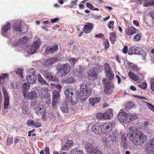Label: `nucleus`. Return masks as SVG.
<instances>
[{
    "instance_id": "1",
    "label": "nucleus",
    "mask_w": 154,
    "mask_h": 154,
    "mask_svg": "<svg viewBox=\"0 0 154 154\" xmlns=\"http://www.w3.org/2000/svg\"><path fill=\"white\" fill-rule=\"evenodd\" d=\"M128 130L129 132L127 134V136L135 146L141 145L146 142L147 137L142 132L134 129L132 126L130 127Z\"/></svg>"
},
{
    "instance_id": "2",
    "label": "nucleus",
    "mask_w": 154,
    "mask_h": 154,
    "mask_svg": "<svg viewBox=\"0 0 154 154\" xmlns=\"http://www.w3.org/2000/svg\"><path fill=\"white\" fill-rule=\"evenodd\" d=\"M80 92L79 94L80 99L82 101H85L91 94V89L87 87L85 84L80 85Z\"/></svg>"
},
{
    "instance_id": "3",
    "label": "nucleus",
    "mask_w": 154,
    "mask_h": 154,
    "mask_svg": "<svg viewBox=\"0 0 154 154\" xmlns=\"http://www.w3.org/2000/svg\"><path fill=\"white\" fill-rule=\"evenodd\" d=\"M64 93L66 96V99L72 105H75L77 102V99L73 93V90L70 88H64Z\"/></svg>"
},
{
    "instance_id": "4",
    "label": "nucleus",
    "mask_w": 154,
    "mask_h": 154,
    "mask_svg": "<svg viewBox=\"0 0 154 154\" xmlns=\"http://www.w3.org/2000/svg\"><path fill=\"white\" fill-rule=\"evenodd\" d=\"M108 80L104 78L102 79V83L104 85L105 87L104 91L106 95L111 94L112 92V88H113V85L110 84L109 82L106 83Z\"/></svg>"
},
{
    "instance_id": "5",
    "label": "nucleus",
    "mask_w": 154,
    "mask_h": 154,
    "mask_svg": "<svg viewBox=\"0 0 154 154\" xmlns=\"http://www.w3.org/2000/svg\"><path fill=\"white\" fill-rule=\"evenodd\" d=\"M40 44L39 40H37L34 42L32 45L29 47L27 51L28 54H31L35 53L39 48Z\"/></svg>"
},
{
    "instance_id": "6",
    "label": "nucleus",
    "mask_w": 154,
    "mask_h": 154,
    "mask_svg": "<svg viewBox=\"0 0 154 154\" xmlns=\"http://www.w3.org/2000/svg\"><path fill=\"white\" fill-rule=\"evenodd\" d=\"M102 133H107L112 130V124L108 123H100Z\"/></svg>"
},
{
    "instance_id": "7",
    "label": "nucleus",
    "mask_w": 154,
    "mask_h": 154,
    "mask_svg": "<svg viewBox=\"0 0 154 154\" xmlns=\"http://www.w3.org/2000/svg\"><path fill=\"white\" fill-rule=\"evenodd\" d=\"M142 51V49L141 48L136 46H132L129 48L128 54L129 55L132 54H141V52Z\"/></svg>"
},
{
    "instance_id": "8",
    "label": "nucleus",
    "mask_w": 154,
    "mask_h": 154,
    "mask_svg": "<svg viewBox=\"0 0 154 154\" xmlns=\"http://www.w3.org/2000/svg\"><path fill=\"white\" fill-rule=\"evenodd\" d=\"M2 91L4 97V108L5 109H6L8 108L9 104V96L6 90L4 87L2 88Z\"/></svg>"
},
{
    "instance_id": "9",
    "label": "nucleus",
    "mask_w": 154,
    "mask_h": 154,
    "mask_svg": "<svg viewBox=\"0 0 154 154\" xmlns=\"http://www.w3.org/2000/svg\"><path fill=\"white\" fill-rule=\"evenodd\" d=\"M146 152L147 154H154V141L152 140L147 143Z\"/></svg>"
},
{
    "instance_id": "10",
    "label": "nucleus",
    "mask_w": 154,
    "mask_h": 154,
    "mask_svg": "<svg viewBox=\"0 0 154 154\" xmlns=\"http://www.w3.org/2000/svg\"><path fill=\"white\" fill-rule=\"evenodd\" d=\"M94 69H91L88 72V79L92 81L94 80L97 78L98 74Z\"/></svg>"
},
{
    "instance_id": "11",
    "label": "nucleus",
    "mask_w": 154,
    "mask_h": 154,
    "mask_svg": "<svg viewBox=\"0 0 154 154\" xmlns=\"http://www.w3.org/2000/svg\"><path fill=\"white\" fill-rule=\"evenodd\" d=\"M94 24L91 23H87L84 25L82 31L85 34H88L91 32L94 28Z\"/></svg>"
},
{
    "instance_id": "12",
    "label": "nucleus",
    "mask_w": 154,
    "mask_h": 154,
    "mask_svg": "<svg viewBox=\"0 0 154 154\" xmlns=\"http://www.w3.org/2000/svg\"><path fill=\"white\" fill-rule=\"evenodd\" d=\"M58 49V45L56 44L51 47L48 46L45 49L44 54L46 56L51 54H53L55 52L57 51Z\"/></svg>"
},
{
    "instance_id": "13",
    "label": "nucleus",
    "mask_w": 154,
    "mask_h": 154,
    "mask_svg": "<svg viewBox=\"0 0 154 154\" xmlns=\"http://www.w3.org/2000/svg\"><path fill=\"white\" fill-rule=\"evenodd\" d=\"M100 123H96L92 125L91 130L92 132L97 134L102 133Z\"/></svg>"
},
{
    "instance_id": "14",
    "label": "nucleus",
    "mask_w": 154,
    "mask_h": 154,
    "mask_svg": "<svg viewBox=\"0 0 154 154\" xmlns=\"http://www.w3.org/2000/svg\"><path fill=\"white\" fill-rule=\"evenodd\" d=\"M45 75L46 79L48 80L58 82V79L53 75L51 72L48 70H46L45 71Z\"/></svg>"
},
{
    "instance_id": "15",
    "label": "nucleus",
    "mask_w": 154,
    "mask_h": 154,
    "mask_svg": "<svg viewBox=\"0 0 154 154\" xmlns=\"http://www.w3.org/2000/svg\"><path fill=\"white\" fill-rule=\"evenodd\" d=\"M128 114L125 112H120L118 115V119L120 122L127 123Z\"/></svg>"
},
{
    "instance_id": "16",
    "label": "nucleus",
    "mask_w": 154,
    "mask_h": 154,
    "mask_svg": "<svg viewBox=\"0 0 154 154\" xmlns=\"http://www.w3.org/2000/svg\"><path fill=\"white\" fill-rule=\"evenodd\" d=\"M11 26L10 23L7 22L6 24L1 29V32L2 35L6 36L7 35L8 31L10 29Z\"/></svg>"
},
{
    "instance_id": "17",
    "label": "nucleus",
    "mask_w": 154,
    "mask_h": 154,
    "mask_svg": "<svg viewBox=\"0 0 154 154\" xmlns=\"http://www.w3.org/2000/svg\"><path fill=\"white\" fill-rule=\"evenodd\" d=\"M137 3L146 7L154 5V2H149V0H137Z\"/></svg>"
},
{
    "instance_id": "18",
    "label": "nucleus",
    "mask_w": 154,
    "mask_h": 154,
    "mask_svg": "<svg viewBox=\"0 0 154 154\" xmlns=\"http://www.w3.org/2000/svg\"><path fill=\"white\" fill-rule=\"evenodd\" d=\"M70 66L69 64L66 63L62 64L60 66V70L61 72H63L65 74L68 73L70 71Z\"/></svg>"
},
{
    "instance_id": "19",
    "label": "nucleus",
    "mask_w": 154,
    "mask_h": 154,
    "mask_svg": "<svg viewBox=\"0 0 154 154\" xmlns=\"http://www.w3.org/2000/svg\"><path fill=\"white\" fill-rule=\"evenodd\" d=\"M22 24L21 21L17 20L14 23L13 25V28L14 31L21 32L22 30Z\"/></svg>"
},
{
    "instance_id": "20",
    "label": "nucleus",
    "mask_w": 154,
    "mask_h": 154,
    "mask_svg": "<svg viewBox=\"0 0 154 154\" xmlns=\"http://www.w3.org/2000/svg\"><path fill=\"white\" fill-rule=\"evenodd\" d=\"M73 143L72 140H68L65 144L63 146L62 149L64 151H68L73 146Z\"/></svg>"
},
{
    "instance_id": "21",
    "label": "nucleus",
    "mask_w": 154,
    "mask_h": 154,
    "mask_svg": "<svg viewBox=\"0 0 154 154\" xmlns=\"http://www.w3.org/2000/svg\"><path fill=\"white\" fill-rule=\"evenodd\" d=\"M50 95L48 94H46L45 95L41 96V100L42 102L45 103L47 104L51 103V100Z\"/></svg>"
},
{
    "instance_id": "22",
    "label": "nucleus",
    "mask_w": 154,
    "mask_h": 154,
    "mask_svg": "<svg viewBox=\"0 0 154 154\" xmlns=\"http://www.w3.org/2000/svg\"><path fill=\"white\" fill-rule=\"evenodd\" d=\"M58 60V58L57 57H53L49 59H48L45 60L46 66H51L54 64Z\"/></svg>"
},
{
    "instance_id": "23",
    "label": "nucleus",
    "mask_w": 154,
    "mask_h": 154,
    "mask_svg": "<svg viewBox=\"0 0 154 154\" xmlns=\"http://www.w3.org/2000/svg\"><path fill=\"white\" fill-rule=\"evenodd\" d=\"M60 109L63 113L67 112L69 110V106L66 101L62 102L60 106Z\"/></svg>"
},
{
    "instance_id": "24",
    "label": "nucleus",
    "mask_w": 154,
    "mask_h": 154,
    "mask_svg": "<svg viewBox=\"0 0 154 154\" xmlns=\"http://www.w3.org/2000/svg\"><path fill=\"white\" fill-rule=\"evenodd\" d=\"M136 29L133 27H128L125 30L126 34L128 35H131L136 33Z\"/></svg>"
},
{
    "instance_id": "25",
    "label": "nucleus",
    "mask_w": 154,
    "mask_h": 154,
    "mask_svg": "<svg viewBox=\"0 0 154 154\" xmlns=\"http://www.w3.org/2000/svg\"><path fill=\"white\" fill-rule=\"evenodd\" d=\"M112 136L110 134H108L104 137L102 140L103 142L104 143L105 145L107 144L108 143L112 141Z\"/></svg>"
},
{
    "instance_id": "26",
    "label": "nucleus",
    "mask_w": 154,
    "mask_h": 154,
    "mask_svg": "<svg viewBox=\"0 0 154 154\" xmlns=\"http://www.w3.org/2000/svg\"><path fill=\"white\" fill-rule=\"evenodd\" d=\"M37 97V94L34 91L29 92L27 94H26V97L29 100L34 99Z\"/></svg>"
},
{
    "instance_id": "27",
    "label": "nucleus",
    "mask_w": 154,
    "mask_h": 154,
    "mask_svg": "<svg viewBox=\"0 0 154 154\" xmlns=\"http://www.w3.org/2000/svg\"><path fill=\"white\" fill-rule=\"evenodd\" d=\"M103 120L110 119L113 116L112 110L109 109L103 113Z\"/></svg>"
},
{
    "instance_id": "28",
    "label": "nucleus",
    "mask_w": 154,
    "mask_h": 154,
    "mask_svg": "<svg viewBox=\"0 0 154 154\" xmlns=\"http://www.w3.org/2000/svg\"><path fill=\"white\" fill-rule=\"evenodd\" d=\"M100 100V98L99 97L95 98H91L89 99V103L92 106H94L95 104L98 103Z\"/></svg>"
},
{
    "instance_id": "29",
    "label": "nucleus",
    "mask_w": 154,
    "mask_h": 154,
    "mask_svg": "<svg viewBox=\"0 0 154 154\" xmlns=\"http://www.w3.org/2000/svg\"><path fill=\"white\" fill-rule=\"evenodd\" d=\"M85 149L89 154H91L95 147L93 146L92 144L87 143L85 145Z\"/></svg>"
},
{
    "instance_id": "30",
    "label": "nucleus",
    "mask_w": 154,
    "mask_h": 154,
    "mask_svg": "<svg viewBox=\"0 0 154 154\" xmlns=\"http://www.w3.org/2000/svg\"><path fill=\"white\" fill-rule=\"evenodd\" d=\"M45 111L43 109V107L41 105L39 106L35 110V113L38 116L42 115L43 113Z\"/></svg>"
},
{
    "instance_id": "31",
    "label": "nucleus",
    "mask_w": 154,
    "mask_h": 154,
    "mask_svg": "<svg viewBox=\"0 0 154 154\" xmlns=\"http://www.w3.org/2000/svg\"><path fill=\"white\" fill-rule=\"evenodd\" d=\"M128 67L131 69V70H133L137 72L140 69L137 66V65L134 64L133 63L128 62Z\"/></svg>"
},
{
    "instance_id": "32",
    "label": "nucleus",
    "mask_w": 154,
    "mask_h": 154,
    "mask_svg": "<svg viewBox=\"0 0 154 154\" xmlns=\"http://www.w3.org/2000/svg\"><path fill=\"white\" fill-rule=\"evenodd\" d=\"M30 86L28 84L25 82L22 85V92L24 97H26V94Z\"/></svg>"
},
{
    "instance_id": "33",
    "label": "nucleus",
    "mask_w": 154,
    "mask_h": 154,
    "mask_svg": "<svg viewBox=\"0 0 154 154\" xmlns=\"http://www.w3.org/2000/svg\"><path fill=\"white\" fill-rule=\"evenodd\" d=\"M116 35L115 32H112L110 34L109 39L112 44L115 43L116 40Z\"/></svg>"
},
{
    "instance_id": "34",
    "label": "nucleus",
    "mask_w": 154,
    "mask_h": 154,
    "mask_svg": "<svg viewBox=\"0 0 154 154\" xmlns=\"http://www.w3.org/2000/svg\"><path fill=\"white\" fill-rule=\"evenodd\" d=\"M106 78L109 81L111 80L114 78V75L111 70L106 72Z\"/></svg>"
},
{
    "instance_id": "35",
    "label": "nucleus",
    "mask_w": 154,
    "mask_h": 154,
    "mask_svg": "<svg viewBox=\"0 0 154 154\" xmlns=\"http://www.w3.org/2000/svg\"><path fill=\"white\" fill-rule=\"evenodd\" d=\"M36 79L37 78L36 77V76H27L26 77V79L27 81L30 84H33L35 83Z\"/></svg>"
},
{
    "instance_id": "36",
    "label": "nucleus",
    "mask_w": 154,
    "mask_h": 154,
    "mask_svg": "<svg viewBox=\"0 0 154 154\" xmlns=\"http://www.w3.org/2000/svg\"><path fill=\"white\" fill-rule=\"evenodd\" d=\"M129 77L134 81H137L138 80V76L131 71L128 73Z\"/></svg>"
},
{
    "instance_id": "37",
    "label": "nucleus",
    "mask_w": 154,
    "mask_h": 154,
    "mask_svg": "<svg viewBox=\"0 0 154 154\" xmlns=\"http://www.w3.org/2000/svg\"><path fill=\"white\" fill-rule=\"evenodd\" d=\"M60 95L59 91L57 90L54 91L53 93V99L57 100L60 98Z\"/></svg>"
},
{
    "instance_id": "38",
    "label": "nucleus",
    "mask_w": 154,
    "mask_h": 154,
    "mask_svg": "<svg viewBox=\"0 0 154 154\" xmlns=\"http://www.w3.org/2000/svg\"><path fill=\"white\" fill-rule=\"evenodd\" d=\"M34 76L35 75V70L34 68L29 69L27 72L26 76Z\"/></svg>"
},
{
    "instance_id": "39",
    "label": "nucleus",
    "mask_w": 154,
    "mask_h": 154,
    "mask_svg": "<svg viewBox=\"0 0 154 154\" xmlns=\"http://www.w3.org/2000/svg\"><path fill=\"white\" fill-rule=\"evenodd\" d=\"M137 118V116L134 115H130L128 114L127 119V123L130 122L131 121L134 120Z\"/></svg>"
},
{
    "instance_id": "40",
    "label": "nucleus",
    "mask_w": 154,
    "mask_h": 154,
    "mask_svg": "<svg viewBox=\"0 0 154 154\" xmlns=\"http://www.w3.org/2000/svg\"><path fill=\"white\" fill-rule=\"evenodd\" d=\"M38 80L39 82L42 84H43L46 85H48V84L46 82V81L43 79L40 74H38Z\"/></svg>"
},
{
    "instance_id": "41",
    "label": "nucleus",
    "mask_w": 154,
    "mask_h": 154,
    "mask_svg": "<svg viewBox=\"0 0 154 154\" xmlns=\"http://www.w3.org/2000/svg\"><path fill=\"white\" fill-rule=\"evenodd\" d=\"M7 143L6 146H8L9 144H11L13 143V137L10 134H9L7 137Z\"/></svg>"
},
{
    "instance_id": "42",
    "label": "nucleus",
    "mask_w": 154,
    "mask_h": 154,
    "mask_svg": "<svg viewBox=\"0 0 154 154\" xmlns=\"http://www.w3.org/2000/svg\"><path fill=\"white\" fill-rule=\"evenodd\" d=\"M71 154H83V152L81 150H79L78 149H72L71 152Z\"/></svg>"
},
{
    "instance_id": "43",
    "label": "nucleus",
    "mask_w": 154,
    "mask_h": 154,
    "mask_svg": "<svg viewBox=\"0 0 154 154\" xmlns=\"http://www.w3.org/2000/svg\"><path fill=\"white\" fill-rule=\"evenodd\" d=\"M86 5L88 8L91 9L92 10H95L97 11H99V9L97 8H94V6L93 5L89 2L86 3Z\"/></svg>"
},
{
    "instance_id": "44",
    "label": "nucleus",
    "mask_w": 154,
    "mask_h": 154,
    "mask_svg": "<svg viewBox=\"0 0 154 154\" xmlns=\"http://www.w3.org/2000/svg\"><path fill=\"white\" fill-rule=\"evenodd\" d=\"M103 44L105 47V49L106 50L109 47V41L108 39H104Z\"/></svg>"
},
{
    "instance_id": "45",
    "label": "nucleus",
    "mask_w": 154,
    "mask_h": 154,
    "mask_svg": "<svg viewBox=\"0 0 154 154\" xmlns=\"http://www.w3.org/2000/svg\"><path fill=\"white\" fill-rule=\"evenodd\" d=\"M39 105V104H38L37 102L35 101L32 102L31 103V107L35 110V108H37Z\"/></svg>"
},
{
    "instance_id": "46",
    "label": "nucleus",
    "mask_w": 154,
    "mask_h": 154,
    "mask_svg": "<svg viewBox=\"0 0 154 154\" xmlns=\"http://www.w3.org/2000/svg\"><path fill=\"white\" fill-rule=\"evenodd\" d=\"M138 86L141 88L143 89H146L147 88V84L145 82H142L138 85Z\"/></svg>"
},
{
    "instance_id": "47",
    "label": "nucleus",
    "mask_w": 154,
    "mask_h": 154,
    "mask_svg": "<svg viewBox=\"0 0 154 154\" xmlns=\"http://www.w3.org/2000/svg\"><path fill=\"white\" fill-rule=\"evenodd\" d=\"M103 113H98L96 115L97 118L99 119L103 120Z\"/></svg>"
},
{
    "instance_id": "48",
    "label": "nucleus",
    "mask_w": 154,
    "mask_h": 154,
    "mask_svg": "<svg viewBox=\"0 0 154 154\" xmlns=\"http://www.w3.org/2000/svg\"><path fill=\"white\" fill-rule=\"evenodd\" d=\"M91 154H103V153L100 150L95 147Z\"/></svg>"
},
{
    "instance_id": "49",
    "label": "nucleus",
    "mask_w": 154,
    "mask_h": 154,
    "mask_svg": "<svg viewBox=\"0 0 154 154\" xmlns=\"http://www.w3.org/2000/svg\"><path fill=\"white\" fill-rule=\"evenodd\" d=\"M141 34L140 33L137 34L134 36V40L135 41H138L141 38Z\"/></svg>"
},
{
    "instance_id": "50",
    "label": "nucleus",
    "mask_w": 154,
    "mask_h": 154,
    "mask_svg": "<svg viewBox=\"0 0 154 154\" xmlns=\"http://www.w3.org/2000/svg\"><path fill=\"white\" fill-rule=\"evenodd\" d=\"M49 90L47 88H43L41 90L42 94L41 95H45V94H48V92Z\"/></svg>"
},
{
    "instance_id": "51",
    "label": "nucleus",
    "mask_w": 154,
    "mask_h": 154,
    "mask_svg": "<svg viewBox=\"0 0 154 154\" xmlns=\"http://www.w3.org/2000/svg\"><path fill=\"white\" fill-rule=\"evenodd\" d=\"M23 71L22 69H17L16 70V73L20 75L22 78H23Z\"/></svg>"
},
{
    "instance_id": "52",
    "label": "nucleus",
    "mask_w": 154,
    "mask_h": 154,
    "mask_svg": "<svg viewBox=\"0 0 154 154\" xmlns=\"http://www.w3.org/2000/svg\"><path fill=\"white\" fill-rule=\"evenodd\" d=\"M145 102L146 103V105L152 111L154 112V106L148 102Z\"/></svg>"
},
{
    "instance_id": "53",
    "label": "nucleus",
    "mask_w": 154,
    "mask_h": 154,
    "mask_svg": "<svg viewBox=\"0 0 154 154\" xmlns=\"http://www.w3.org/2000/svg\"><path fill=\"white\" fill-rule=\"evenodd\" d=\"M69 61L70 62V64L74 66L76 62V60L75 58H71L69 59Z\"/></svg>"
},
{
    "instance_id": "54",
    "label": "nucleus",
    "mask_w": 154,
    "mask_h": 154,
    "mask_svg": "<svg viewBox=\"0 0 154 154\" xmlns=\"http://www.w3.org/2000/svg\"><path fill=\"white\" fill-rule=\"evenodd\" d=\"M105 69L106 71V72H107L111 70V69L110 68L109 66V64L107 63H106L104 64Z\"/></svg>"
},
{
    "instance_id": "55",
    "label": "nucleus",
    "mask_w": 154,
    "mask_h": 154,
    "mask_svg": "<svg viewBox=\"0 0 154 154\" xmlns=\"http://www.w3.org/2000/svg\"><path fill=\"white\" fill-rule=\"evenodd\" d=\"M28 107L26 106H24L22 107V112L24 114H26L28 112Z\"/></svg>"
},
{
    "instance_id": "56",
    "label": "nucleus",
    "mask_w": 154,
    "mask_h": 154,
    "mask_svg": "<svg viewBox=\"0 0 154 154\" xmlns=\"http://www.w3.org/2000/svg\"><path fill=\"white\" fill-rule=\"evenodd\" d=\"M111 135L112 137L111 141H116L117 137V135L115 133H112Z\"/></svg>"
},
{
    "instance_id": "57",
    "label": "nucleus",
    "mask_w": 154,
    "mask_h": 154,
    "mask_svg": "<svg viewBox=\"0 0 154 154\" xmlns=\"http://www.w3.org/2000/svg\"><path fill=\"white\" fill-rule=\"evenodd\" d=\"M34 124L33 125V126L35 128H38L42 126V124L38 122H34Z\"/></svg>"
},
{
    "instance_id": "58",
    "label": "nucleus",
    "mask_w": 154,
    "mask_h": 154,
    "mask_svg": "<svg viewBox=\"0 0 154 154\" xmlns=\"http://www.w3.org/2000/svg\"><path fill=\"white\" fill-rule=\"evenodd\" d=\"M34 122L32 120L29 119L27 120V124L29 126L32 125L33 126Z\"/></svg>"
},
{
    "instance_id": "59",
    "label": "nucleus",
    "mask_w": 154,
    "mask_h": 154,
    "mask_svg": "<svg viewBox=\"0 0 154 154\" xmlns=\"http://www.w3.org/2000/svg\"><path fill=\"white\" fill-rule=\"evenodd\" d=\"M102 68L103 66L100 64H97L96 67L95 68V69H96L95 70H97L98 71L100 72L102 71Z\"/></svg>"
},
{
    "instance_id": "60",
    "label": "nucleus",
    "mask_w": 154,
    "mask_h": 154,
    "mask_svg": "<svg viewBox=\"0 0 154 154\" xmlns=\"http://www.w3.org/2000/svg\"><path fill=\"white\" fill-rule=\"evenodd\" d=\"M67 81L68 83H73L75 81V80L74 79L73 77H71L68 78L67 79Z\"/></svg>"
},
{
    "instance_id": "61",
    "label": "nucleus",
    "mask_w": 154,
    "mask_h": 154,
    "mask_svg": "<svg viewBox=\"0 0 154 154\" xmlns=\"http://www.w3.org/2000/svg\"><path fill=\"white\" fill-rule=\"evenodd\" d=\"M133 105L134 103L132 102H130L127 103L126 106L127 108L130 109L133 107Z\"/></svg>"
},
{
    "instance_id": "62",
    "label": "nucleus",
    "mask_w": 154,
    "mask_h": 154,
    "mask_svg": "<svg viewBox=\"0 0 154 154\" xmlns=\"http://www.w3.org/2000/svg\"><path fill=\"white\" fill-rule=\"evenodd\" d=\"M27 38L26 37H23L20 39L19 42L21 43L23 42V43H26L27 42Z\"/></svg>"
},
{
    "instance_id": "63",
    "label": "nucleus",
    "mask_w": 154,
    "mask_h": 154,
    "mask_svg": "<svg viewBox=\"0 0 154 154\" xmlns=\"http://www.w3.org/2000/svg\"><path fill=\"white\" fill-rule=\"evenodd\" d=\"M46 113L47 112L46 111H45L43 113L42 115V119L44 121L46 120L47 119L46 117Z\"/></svg>"
},
{
    "instance_id": "64",
    "label": "nucleus",
    "mask_w": 154,
    "mask_h": 154,
    "mask_svg": "<svg viewBox=\"0 0 154 154\" xmlns=\"http://www.w3.org/2000/svg\"><path fill=\"white\" fill-rule=\"evenodd\" d=\"M114 24V22L113 21H109L108 23V27L110 29L113 27V25Z\"/></svg>"
}]
</instances>
